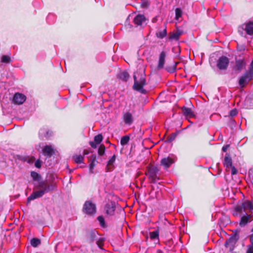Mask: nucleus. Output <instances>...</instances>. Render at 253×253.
<instances>
[{
	"instance_id": "obj_32",
	"label": "nucleus",
	"mask_w": 253,
	"mask_h": 253,
	"mask_svg": "<svg viewBox=\"0 0 253 253\" xmlns=\"http://www.w3.org/2000/svg\"><path fill=\"white\" fill-rule=\"evenodd\" d=\"M103 136L101 134L96 135L94 138V141L96 144H99L102 141Z\"/></svg>"
},
{
	"instance_id": "obj_28",
	"label": "nucleus",
	"mask_w": 253,
	"mask_h": 253,
	"mask_svg": "<svg viewBox=\"0 0 253 253\" xmlns=\"http://www.w3.org/2000/svg\"><path fill=\"white\" fill-rule=\"evenodd\" d=\"M129 140V137L128 135H125L122 137L121 139V144L122 146H124L127 144Z\"/></svg>"
},
{
	"instance_id": "obj_38",
	"label": "nucleus",
	"mask_w": 253,
	"mask_h": 253,
	"mask_svg": "<svg viewBox=\"0 0 253 253\" xmlns=\"http://www.w3.org/2000/svg\"><path fill=\"white\" fill-rule=\"evenodd\" d=\"M247 72H248L251 74L253 75V58L252 61L250 65L249 70L247 71Z\"/></svg>"
},
{
	"instance_id": "obj_17",
	"label": "nucleus",
	"mask_w": 253,
	"mask_h": 253,
	"mask_svg": "<svg viewBox=\"0 0 253 253\" xmlns=\"http://www.w3.org/2000/svg\"><path fill=\"white\" fill-rule=\"evenodd\" d=\"M43 154L48 157H50L54 153L53 148L50 145H46L42 150Z\"/></svg>"
},
{
	"instance_id": "obj_52",
	"label": "nucleus",
	"mask_w": 253,
	"mask_h": 253,
	"mask_svg": "<svg viewBox=\"0 0 253 253\" xmlns=\"http://www.w3.org/2000/svg\"><path fill=\"white\" fill-rule=\"evenodd\" d=\"M97 244H98V246L100 247V245L99 244V242H98V243H97Z\"/></svg>"
},
{
	"instance_id": "obj_20",
	"label": "nucleus",
	"mask_w": 253,
	"mask_h": 253,
	"mask_svg": "<svg viewBox=\"0 0 253 253\" xmlns=\"http://www.w3.org/2000/svg\"><path fill=\"white\" fill-rule=\"evenodd\" d=\"M252 217V216L251 214H248L242 216L239 223L240 226L241 227H244L251 220Z\"/></svg>"
},
{
	"instance_id": "obj_15",
	"label": "nucleus",
	"mask_w": 253,
	"mask_h": 253,
	"mask_svg": "<svg viewBox=\"0 0 253 253\" xmlns=\"http://www.w3.org/2000/svg\"><path fill=\"white\" fill-rule=\"evenodd\" d=\"M43 195V192L38 190L33 192L31 195L28 198L27 202H30L32 200H34L36 199L41 198Z\"/></svg>"
},
{
	"instance_id": "obj_47",
	"label": "nucleus",
	"mask_w": 253,
	"mask_h": 253,
	"mask_svg": "<svg viewBox=\"0 0 253 253\" xmlns=\"http://www.w3.org/2000/svg\"><path fill=\"white\" fill-rule=\"evenodd\" d=\"M157 20H158V17L157 16H156L155 17H154L152 19V22L153 23H156L157 21Z\"/></svg>"
},
{
	"instance_id": "obj_8",
	"label": "nucleus",
	"mask_w": 253,
	"mask_h": 253,
	"mask_svg": "<svg viewBox=\"0 0 253 253\" xmlns=\"http://www.w3.org/2000/svg\"><path fill=\"white\" fill-rule=\"evenodd\" d=\"M253 79V75L246 71L244 75L240 79L239 84L241 87L245 86L250 81Z\"/></svg>"
},
{
	"instance_id": "obj_11",
	"label": "nucleus",
	"mask_w": 253,
	"mask_h": 253,
	"mask_svg": "<svg viewBox=\"0 0 253 253\" xmlns=\"http://www.w3.org/2000/svg\"><path fill=\"white\" fill-rule=\"evenodd\" d=\"M116 209V204L115 202H111L105 205L104 210L107 214L112 215L115 212Z\"/></svg>"
},
{
	"instance_id": "obj_10",
	"label": "nucleus",
	"mask_w": 253,
	"mask_h": 253,
	"mask_svg": "<svg viewBox=\"0 0 253 253\" xmlns=\"http://www.w3.org/2000/svg\"><path fill=\"white\" fill-rule=\"evenodd\" d=\"M26 99V97L25 95L18 92L14 94L13 101L15 104L20 105L25 102Z\"/></svg>"
},
{
	"instance_id": "obj_16",
	"label": "nucleus",
	"mask_w": 253,
	"mask_h": 253,
	"mask_svg": "<svg viewBox=\"0 0 253 253\" xmlns=\"http://www.w3.org/2000/svg\"><path fill=\"white\" fill-rule=\"evenodd\" d=\"M146 18L144 15L138 14L134 18L133 21L135 24L137 26L142 25L146 22Z\"/></svg>"
},
{
	"instance_id": "obj_36",
	"label": "nucleus",
	"mask_w": 253,
	"mask_h": 253,
	"mask_svg": "<svg viewBox=\"0 0 253 253\" xmlns=\"http://www.w3.org/2000/svg\"><path fill=\"white\" fill-rule=\"evenodd\" d=\"M97 220H98L100 226L102 227H106V224L105 220L102 216H99L97 217Z\"/></svg>"
},
{
	"instance_id": "obj_23",
	"label": "nucleus",
	"mask_w": 253,
	"mask_h": 253,
	"mask_svg": "<svg viewBox=\"0 0 253 253\" xmlns=\"http://www.w3.org/2000/svg\"><path fill=\"white\" fill-rule=\"evenodd\" d=\"M90 164H89V171L90 173H93V169L95 167V162L96 161L95 156L92 155L90 158Z\"/></svg>"
},
{
	"instance_id": "obj_22",
	"label": "nucleus",
	"mask_w": 253,
	"mask_h": 253,
	"mask_svg": "<svg viewBox=\"0 0 253 253\" xmlns=\"http://www.w3.org/2000/svg\"><path fill=\"white\" fill-rule=\"evenodd\" d=\"M52 132L50 130H47L45 128H42L40 130L39 135L40 137L44 136L45 137H49L51 135Z\"/></svg>"
},
{
	"instance_id": "obj_39",
	"label": "nucleus",
	"mask_w": 253,
	"mask_h": 253,
	"mask_svg": "<svg viewBox=\"0 0 253 253\" xmlns=\"http://www.w3.org/2000/svg\"><path fill=\"white\" fill-rule=\"evenodd\" d=\"M247 253H253V244L251 243V245L248 246Z\"/></svg>"
},
{
	"instance_id": "obj_19",
	"label": "nucleus",
	"mask_w": 253,
	"mask_h": 253,
	"mask_svg": "<svg viewBox=\"0 0 253 253\" xmlns=\"http://www.w3.org/2000/svg\"><path fill=\"white\" fill-rule=\"evenodd\" d=\"M123 119L126 125H130L133 122L132 114L130 112H126L123 115Z\"/></svg>"
},
{
	"instance_id": "obj_21",
	"label": "nucleus",
	"mask_w": 253,
	"mask_h": 253,
	"mask_svg": "<svg viewBox=\"0 0 253 253\" xmlns=\"http://www.w3.org/2000/svg\"><path fill=\"white\" fill-rule=\"evenodd\" d=\"M245 62L242 60H238L236 61L235 69L238 71H241L245 67Z\"/></svg>"
},
{
	"instance_id": "obj_12",
	"label": "nucleus",
	"mask_w": 253,
	"mask_h": 253,
	"mask_svg": "<svg viewBox=\"0 0 253 253\" xmlns=\"http://www.w3.org/2000/svg\"><path fill=\"white\" fill-rule=\"evenodd\" d=\"M174 162V159L169 156L167 158H163L161 161V165L163 166L165 169H168Z\"/></svg>"
},
{
	"instance_id": "obj_46",
	"label": "nucleus",
	"mask_w": 253,
	"mask_h": 253,
	"mask_svg": "<svg viewBox=\"0 0 253 253\" xmlns=\"http://www.w3.org/2000/svg\"><path fill=\"white\" fill-rule=\"evenodd\" d=\"M229 147L228 145L223 146L222 150L223 152H226L227 150L228 147Z\"/></svg>"
},
{
	"instance_id": "obj_50",
	"label": "nucleus",
	"mask_w": 253,
	"mask_h": 253,
	"mask_svg": "<svg viewBox=\"0 0 253 253\" xmlns=\"http://www.w3.org/2000/svg\"><path fill=\"white\" fill-rule=\"evenodd\" d=\"M51 16H52V15H48L47 18H49Z\"/></svg>"
},
{
	"instance_id": "obj_34",
	"label": "nucleus",
	"mask_w": 253,
	"mask_h": 253,
	"mask_svg": "<svg viewBox=\"0 0 253 253\" xmlns=\"http://www.w3.org/2000/svg\"><path fill=\"white\" fill-rule=\"evenodd\" d=\"M175 19L178 20L182 16V12L180 8H176L175 9Z\"/></svg>"
},
{
	"instance_id": "obj_33",
	"label": "nucleus",
	"mask_w": 253,
	"mask_h": 253,
	"mask_svg": "<svg viewBox=\"0 0 253 253\" xmlns=\"http://www.w3.org/2000/svg\"><path fill=\"white\" fill-rule=\"evenodd\" d=\"M105 147L104 145L101 144L98 148V154L100 156H103L105 153Z\"/></svg>"
},
{
	"instance_id": "obj_37",
	"label": "nucleus",
	"mask_w": 253,
	"mask_h": 253,
	"mask_svg": "<svg viewBox=\"0 0 253 253\" xmlns=\"http://www.w3.org/2000/svg\"><path fill=\"white\" fill-rule=\"evenodd\" d=\"M31 176L34 180H38L40 178V175L35 171H32L31 172Z\"/></svg>"
},
{
	"instance_id": "obj_5",
	"label": "nucleus",
	"mask_w": 253,
	"mask_h": 253,
	"mask_svg": "<svg viewBox=\"0 0 253 253\" xmlns=\"http://www.w3.org/2000/svg\"><path fill=\"white\" fill-rule=\"evenodd\" d=\"M83 211L84 213L90 215H94L96 212V205L90 201H86L83 206Z\"/></svg>"
},
{
	"instance_id": "obj_6",
	"label": "nucleus",
	"mask_w": 253,
	"mask_h": 253,
	"mask_svg": "<svg viewBox=\"0 0 253 253\" xmlns=\"http://www.w3.org/2000/svg\"><path fill=\"white\" fill-rule=\"evenodd\" d=\"M37 188L40 190V191H42L43 194L44 195L45 193L54 190L55 186L54 184H49L46 181H42L39 183Z\"/></svg>"
},
{
	"instance_id": "obj_30",
	"label": "nucleus",
	"mask_w": 253,
	"mask_h": 253,
	"mask_svg": "<svg viewBox=\"0 0 253 253\" xmlns=\"http://www.w3.org/2000/svg\"><path fill=\"white\" fill-rule=\"evenodd\" d=\"M182 34V32L180 31H177L175 33L171 34L170 37V39L178 40L179 37Z\"/></svg>"
},
{
	"instance_id": "obj_18",
	"label": "nucleus",
	"mask_w": 253,
	"mask_h": 253,
	"mask_svg": "<svg viewBox=\"0 0 253 253\" xmlns=\"http://www.w3.org/2000/svg\"><path fill=\"white\" fill-rule=\"evenodd\" d=\"M224 166L226 168L227 171L229 170V169L232 166V161L229 155L226 154L224 157L223 162Z\"/></svg>"
},
{
	"instance_id": "obj_4",
	"label": "nucleus",
	"mask_w": 253,
	"mask_h": 253,
	"mask_svg": "<svg viewBox=\"0 0 253 253\" xmlns=\"http://www.w3.org/2000/svg\"><path fill=\"white\" fill-rule=\"evenodd\" d=\"M239 230H234L232 231V234L230 235V237L225 243V246L227 248H230L231 249L236 244L240 238Z\"/></svg>"
},
{
	"instance_id": "obj_43",
	"label": "nucleus",
	"mask_w": 253,
	"mask_h": 253,
	"mask_svg": "<svg viewBox=\"0 0 253 253\" xmlns=\"http://www.w3.org/2000/svg\"><path fill=\"white\" fill-rule=\"evenodd\" d=\"M230 169H231V174L232 175L236 174L237 173V170L235 167L232 166Z\"/></svg>"
},
{
	"instance_id": "obj_40",
	"label": "nucleus",
	"mask_w": 253,
	"mask_h": 253,
	"mask_svg": "<svg viewBox=\"0 0 253 253\" xmlns=\"http://www.w3.org/2000/svg\"><path fill=\"white\" fill-rule=\"evenodd\" d=\"M238 114V111L236 109H233L230 112V115L232 117H234Z\"/></svg>"
},
{
	"instance_id": "obj_44",
	"label": "nucleus",
	"mask_w": 253,
	"mask_h": 253,
	"mask_svg": "<svg viewBox=\"0 0 253 253\" xmlns=\"http://www.w3.org/2000/svg\"><path fill=\"white\" fill-rule=\"evenodd\" d=\"M176 136V134H175V133L172 134L170 136H169V141H171L175 139Z\"/></svg>"
},
{
	"instance_id": "obj_27",
	"label": "nucleus",
	"mask_w": 253,
	"mask_h": 253,
	"mask_svg": "<svg viewBox=\"0 0 253 253\" xmlns=\"http://www.w3.org/2000/svg\"><path fill=\"white\" fill-rule=\"evenodd\" d=\"M167 29L165 28L163 31H159L156 33V36L158 38L160 39H163L167 36Z\"/></svg>"
},
{
	"instance_id": "obj_49",
	"label": "nucleus",
	"mask_w": 253,
	"mask_h": 253,
	"mask_svg": "<svg viewBox=\"0 0 253 253\" xmlns=\"http://www.w3.org/2000/svg\"><path fill=\"white\" fill-rule=\"evenodd\" d=\"M157 253H163L162 252V251L159 250L157 251Z\"/></svg>"
},
{
	"instance_id": "obj_51",
	"label": "nucleus",
	"mask_w": 253,
	"mask_h": 253,
	"mask_svg": "<svg viewBox=\"0 0 253 253\" xmlns=\"http://www.w3.org/2000/svg\"><path fill=\"white\" fill-rule=\"evenodd\" d=\"M189 122H190L191 124H192V122H191L190 120H188Z\"/></svg>"
},
{
	"instance_id": "obj_3",
	"label": "nucleus",
	"mask_w": 253,
	"mask_h": 253,
	"mask_svg": "<svg viewBox=\"0 0 253 253\" xmlns=\"http://www.w3.org/2000/svg\"><path fill=\"white\" fill-rule=\"evenodd\" d=\"M159 169L154 166H149L145 173L151 183H156L160 180L158 175Z\"/></svg>"
},
{
	"instance_id": "obj_41",
	"label": "nucleus",
	"mask_w": 253,
	"mask_h": 253,
	"mask_svg": "<svg viewBox=\"0 0 253 253\" xmlns=\"http://www.w3.org/2000/svg\"><path fill=\"white\" fill-rule=\"evenodd\" d=\"M41 165H42V162L40 160H37L35 163V167L39 169L41 168Z\"/></svg>"
},
{
	"instance_id": "obj_26",
	"label": "nucleus",
	"mask_w": 253,
	"mask_h": 253,
	"mask_svg": "<svg viewBox=\"0 0 253 253\" xmlns=\"http://www.w3.org/2000/svg\"><path fill=\"white\" fill-rule=\"evenodd\" d=\"M116 160V156L114 155L112 156L108 160L107 168L108 170H111V169L109 168V167H113L114 166V163H115Z\"/></svg>"
},
{
	"instance_id": "obj_2",
	"label": "nucleus",
	"mask_w": 253,
	"mask_h": 253,
	"mask_svg": "<svg viewBox=\"0 0 253 253\" xmlns=\"http://www.w3.org/2000/svg\"><path fill=\"white\" fill-rule=\"evenodd\" d=\"M235 212L233 213L234 216H237L238 214H241L242 211L244 212H253V202L250 200H245L243 201L241 205H238L234 208Z\"/></svg>"
},
{
	"instance_id": "obj_9",
	"label": "nucleus",
	"mask_w": 253,
	"mask_h": 253,
	"mask_svg": "<svg viewBox=\"0 0 253 253\" xmlns=\"http://www.w3.org/2000/svg\"><path fill=\"white\" fill-rule=\"evenodd\" d=\"M241 28L246 32V33L250 36L253 35V22L249 21L241 26Z\"/></svg>"
},
{
	"instance_id": "obj_53",
	"label": "nucleus",
	"mask_w": 253,
	"mask_h": 253,
	"mask_svg": "<svg viewBox=\"0 0 253 253\" xmlns=\"http://www.w3.org/2000/svg\"><path fill=\"white\" fill-rule=\"evenodd\" d=\"M251 232H253V229H252V230H251Z\"/></svg>"
},
{
	"instance_id": "obj_35",
	"label": "nucleus",
	"mask_w": 253,
	"mask_h": 253,
	"mask_svg": "<svg viewBox=\"0 0 253 253\" xmlns=\"http://www.w3.org/2000/svg\"><path fill=\"white\" fill-rule=\"evenodd\" d=\"M10 60V57L8 55H3L1 58V62L4 63H9Z\"/></svg>"
},
{
	"instance_id": "obj_31",
	"label": "nucleus",
	"mask_w": 253,
	"mask_h": 253,
	"mask_svg": "<svg viewBox=\"0 0 253 253\" xmlns=\"http://www.w3.org/2000/svg\"><path fill=\"white\" fill-rule=\"evenodd\" d=\"M41 244V241L37 238H33L31 240V244L33 247H37Z\"/></svg>"
},
{
	"instance_id": "obj_13",
	"label": "nucleus",
	"mask_w": 253,
	"mask_h": 253,
	"mask_svg": "<svg viewBox=\"0 0 253 253\" xmlns=\"http://www.w3.org/2000/svg\"><path fill=\"white\" fill-rule=\"evenodd\" d=\"M166 57V53L165 51H162L159 55L158 64L157 69L161 70L164 68L165 63V59Z\"/></svg>"
},
{
	"instance_id": "obj_24",
	"label": "nucleus",
	"mask_w": 253,
	"mask_h": 253,
	"mask_svg": "<svg viewBox=\"0 0 253 253\" xmlns=\"http://www.w3.org/2000/svg\"><path fill=\"white\" fill-rule=\"evenodd\" d=\"M118 77L122 81L126 82L128 79L129 75L127 72L123 71L119 74Z\"/></svg>"
},
{
	"instance_id": "obj_14",
	"label": "nucleus",
	"mask_w": 253,
	"mask_h": 253,
	"mask_svg": "<svg viewBox=\"0 0 253 253\" xmlns=\"http://www.w3.org/2000/svg\"><path fill=\"white\" fill-rule=\"evenodd\" d=\"M182 111L184 116L187 119L192 118H195L196 117L194 112L192 111V110L191 108H187L186 107H183L182 108Z\"/></svg>"
},
{
	"instance_id": "obj_45",
	"label": "nucleus",
	"mask_w": 253,
	"mask_h": 253,
	"mask_svg": "<svg viewBox=\"0 0 253 253\" xmlns=\"http://www.w3.org/2000/svg\"><path fill=\"white\" fill-rule=\"evenodd\" d=\"M249 238L251 243L253 244V233L250 235Z\"/></svg>"
},
{
	"instance_id": "obj_48",
	"label": "nucleus",
	"mask_w": 253,
	"mask_h": 253,
	"mask_svg": "<svg viewBox=\"0 0 253 253\" xmlns=\"http://www.w3.org/2000/svg\"><path fill=\"white\" fill-rule=\"evenodd\" d=\"M157 193H158V194H158V195H156V198L157 199H158V198H159V197H160V196H159V191H158V192H157Z\"/></svg>"
},
{
	"instance_id": "obj_29",
	"label": "nucleus",
	"mask_w": 253,
	"mask_h": 253,
	"mask_svg": "<svg viewBox=\"0 0 253 253\" xmlns=\"http://www.w3.org/2000/svg\"><path fill=\"white\" fill-rule=\"evenodd\" d=\"M74 161L78 164H81L83 163L84 160V157L81 155H75L73 157Z\"/></svg>"
},
{
	"instance_id": "obj_25",
	"label": "nucleus",
	"mask_w": 253,
	"mask_h": 253,
	"mask_svg": "<svg viewBox=\"0 0 253 253\" xmlns=\"http://www.w3.org/2000/svg\"><path fill=\"white\" fill-rule=\"evenodd\" d=\"M150 238L151 240H157L159 241V230H156L153 232H151L149 233Z\"/></svg>"
},
{
	"instance_id": "obj_42",
	"label": "nucleus",
	"mask_w": 253,
	"mask_h": 253,
	"mask_svg": "<svg viewBox=\"0 0 253 253\" xmlns=\"http://www.w3.org/2000/svg\"><path fill=\"white\" fill-rule=\"evenodd\" d=\"M89 144L91 146V147L93 148H96L97 147L98 144H96L95 141H90Z\"/></svg>"
},
{
	"instance_id": "obj_7",
	"label": "nucleus",
	"mask_w": 253,
	"mask_h": 253,
	"mask_svg": "<svg viewBox=\"0 0 253 253\" xmlns=\"http://www.w3.org/2000/svg\"><path fill=\"white\" fill-rule=\"evenodd\" d=\"M229 63L228 58L222 56L217 61V67L220 70H225L227 68Z\"/></svg>"
},
{
	"instance_id": "obj_1",
	"label": "nucleus",
	"mask_w": 253,
	"mask_h": 253,
	"mask_svg": "<svg viewBox=\"0 0 253 253\" xmlns=\"http://www.w3.org/2000/svg\"><path fill=\"white\" fill-rule=\"evenodd\" d=\"M134 84L133 88L142 93H146V91L143 88V87L146 84L145 75L143 73H134L133 75Z\"/></svg>"
}]
</instances>
